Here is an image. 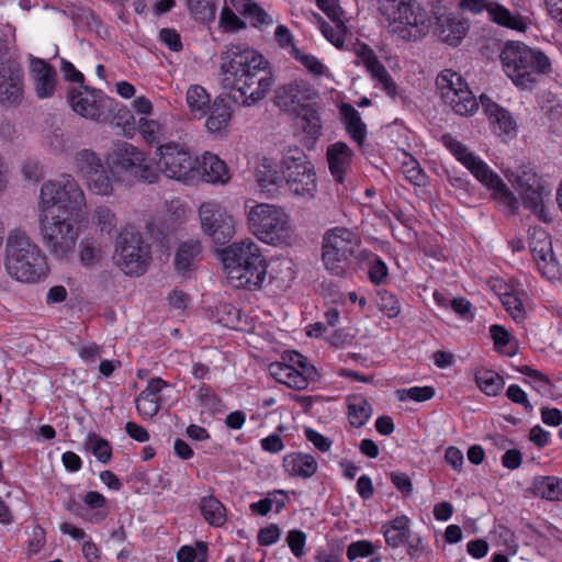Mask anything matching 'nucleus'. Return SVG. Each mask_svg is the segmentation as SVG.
I'll return each mask as SVG.
<instances>
[{
    "instance_id": "1",
    "label": "nucleus",
    "mask_w": 562,
    "mask_h": 562,
    "mask_svg": "<svg viewBox=\"0 0 562 562\" xmlns=\"http://www.w3.org/2000/svg\"><path fill=\"white\" fill-rule=\"evenodd\" d=\"M226 279L233 288L260 289L267 276V262L251 239L234 243L222 251Z\"/></svg>"
},
{
    "instance_id": "2",
    "label": "nucleus",
    "mask_w": 562,
    "mask_h": 562,
    "mask_svg": "<svg viewBox=\"0 0 562 562\" xmlns=\"http://www.w3.org/2000/svg\"><path fill=\"white\" fill-rule=\"evenodd\" d=\"M4 255L5 271L18 282L36 283L48 273L46 256L25 232L9 233Z\"/></svg>"
},
{
    "instance_id": "3",
    "label": "nucleus",
    "mask_w": 562,
    "mask_h": 562,
    "mask_svg": "<svg viewBox=\"0 0 562 562\" xmlns=\"http://www.w3.org/2000/svg\"><path fill=\"white\" fill-rule=\"evenodd\" d=\"M369 252L361 248V238L346 227H335L326 232L322 245V259L328 272L342 277L352 262L367 259Z\"/></svg>"
},
{
    "instance_id": "4",
    "label": "nucleus",
    "mask_w": 562,
    "mask_h": 562,
    "mask_svg": "<svg viewBox=\"0 0 562 562\" xmlns=\"http://www.w3.org/2000/svg\"><path fill=\"white\" fill-rule=\"evenodd\" d=\"M501 61L506 75L516 86L527 88L538 75L548 74L551 63L547 55L521 42H508L501 53Z\"/></svg>"
},
{
    "instance_id": "5",
    "label": "nucleus",
    "mask_w": 562,
    "mask_h": 562,
    "mask_svg": "<svg viewBox=\"0 0 562 562\" xmlns=\"http://www.w3.org/2000/svg\"><path fill=\"white\" fill-rule=\"evenodd\" d=\"M248 229L261 241L269 245H281L289 241L293 235L290 214L284 207L270 204H246Z\"/></svg>"
},
{
    "instance_id": "6",
    "label": "nucleus",
    "mask_w": 562,
    "mask_h": 562,
    "mask_svg": "<svg viewBox=\"0 0 562 562\" xmlns=\"http://www.w3.org/2000/svg\"><path fill=\"white\" fill-rule=\"evenodd\" d=\"M443 145L490 191L494 200L512 213L518 210V201L504 181L479 156L450 135L442 136Z\"/></svg>"
},
{
    "instance_id": "7",
    "label": "nucleus",
    "mask_w": 562,
    "mask_h": 562,
    "mask_svg": "<svg viewBox=\"0 0 562 562\" xmlns=\"http://www.w3.org/2000/svg\"><path fill=\"white\" fill-rule=\"evenodd\" d=\"M378 10L385 18L389 32L405 42L422 40L431 29L429 13L416 1L381 4Z\"/></svg>"
},
{
    "instance_id": "8",
    "label": "nucleus",
    "mask_w": 562,
    "mask_h": 562,
    "mask_svg": "<svg viewBox=\"0 0 562 562\" xmlns=\"http://www.w3.org/2000/svg\"><path fill=\"white\" fill-rule=\"evenodd\" d=\"M86 196L78 181L69 173L45 181L40 191V213L78 215L86 207Z\"/></svg>"
},
{
    "instance_id": "9",
    "label": "nucleus",
    "mask_w": 562,
    "mask_h": 562,
    "mask_svg": "<svg viewBox=\"0 0 562 562\" xmlns=\"http://www.w3.org/2000/svg\"><path fill=\"white\" fill-rule=\"evenodd\" d=\"M279 168L290 193L305 199L315 196L317 191L316 172L302 148L297 146L284 148Z\"/></svg>"
},
{
    "instance_id": "10",
    "label": "nucleus",
    "mask_w": 562,
    "mask_h": 562,
    "mask_svg": "<svg viewBox=\"0 0 562 562\" xmlns=\"http://www.w3.org/2000/svg\"><path fill=\"white\" fill-rule=\"evenodd\" d=\"M75 216L77 215L58 212L38 214L42 241L56 258L65 259L75 249L79 235Z\"/></svg>"
},
{
    "instance_id": "11",
    "label": "nucleus",
    "mask_w": 562,
    "mask_h": 562,
    "mask_svg": "<svg viewBox=\"0 0 562 562\" xmlns=\"http://www.w3.org/2000/svg\"><path fill=\"white\" fill-rule=\"evenodd\" d=\"M157 168L169 179L184 183L199 180L198 157L182 144L168 142L157 148Z\"/></svg>"
},
{
    "instance_id": "12",
    "label": "nucleus",
    "mask_w": 562,
    "mask_h": 562,
    "mask_svg": "<svg viewBox=\"0 0 562 562\" xmlns=\"http://www.w3.org/2000/svg\"><path fill=\"white\" fill-rule=\"evenodd\" d=\"M268 67H270L268 59L248 46L232 44L221 54V71L224 75V81L231 87Z\"/></svg>"
},
{
    "instance_id": "13",
    "label": "nucleus",
    "mask_w": 562,
    "mask_h": 562,
    "mask_svg": "<svg viewBox=\"0 0 562 562\" xmlns=\"http://www.w3.org/2000/svg\"><path fill=\"white\" fill-rule=\"evenodd\" d=\"M115 263L126 274H143L150 260V249L143 235L133 226L124 227L116 238Z\"/></svg>"
},
{
    "instance_id": "14",
    "label": "nucleus",
    "mask_w": 562,
    "mask_h": 562,
    "mask_svg": "<svg viewBox=\"0 0 562 562\" xmlns=\"http://www.w3.org/2000/svg\"><path fill=\"white\" fill-rule=\"evenodd\" d=\"M436 86L440 90L443 102L454 113L468 116L479 109L474 94L459 74L450 69L441 71L436 79Z\"/></svg>"
},
{
    "instance_id": "15",
    "label": "nucleus",
    "mask_w": 562,
    "mask_h": 562,
    "mask_svg": "<svg viewBox=\"0 0 562 562\" xmlns=\"http://www.w3.org/2000/svg\"><path fill=\"white\" fill-rule=\"evenodd\" d=\"M312 97L311 88L304 82H291L282 85L276 90L274 103L286 112H297L301 108L305 110L304 119H306L308 126H304V130L310 134H316L321 128L319 117L315 111L305 109V104Z\"/></svg>"
},
{
    "instance_id": "16",
    "label": "nucleus",
    "mask_w": 562,
    "mask_h": 562,
    "mask_svg": "<svg viewBox=\"0 0 562 562\" xmlns=\"http://www.w3.org/2000/svg\"><path fill=\"white\" fill-rule=\"evenodd\" d=\"M288 359L269 366L270 374L280 383L295 390H304L317 378L315 367L303 353H288Z\"/></svg>"
},
{
    "instance_id": "17",
    "label": "nucleus",
    "mask_w": 562,
    "mask_h": 562,
    "mask_svg": "<svg viewBox=\"0 0 562 562\" xmlns=\"http://www.w3.org/2000/svg\"><path fill=\"white\" fill-rule=\"evenodd\" d=\"M273 85L274 77L268 67L233 85L231 98L241 106H255L268 95Z\"/></svg>"
},
{
    "instance_id": "18",
    "label": "nucleus",
    "mask_w": 562,
    "mask_h": 562,
    "mask_svg": "<svg viewBox=\"0 0 562 562\" xmlns=\"http://www.w3.org/2000/svg\"><path fill=\"white\" fill-rule=\"evenodd\" d=\"M203 232L218 245L229 241L235 233L233 217L216 202L209 201L199 207Z\"/></svg>"
},
{
    "instance_id": "19",
    "label": "nucleus",
    "mask_w": 562,
    "mask_h": 562,
    "mask_svg": "<svg viewBox=\"0 0 562 562\" xmlns=\"http://www.w3.org/2000/svg\"><path fill=\"white\" fill-rule=\"evenodd\" d=\"M114 167L119 172L130 178L155 182L158 178L156 167L146 158L145 154L132 144L124 143L117 151Z\"/></svg>"
},
{
    "instance_id": "20",
    "label": "nucleus",
    "mask_w": 562,
    "mask_h": 562,
    "mask_svg": "<svg viewBox=\"0 0 562 562\" xmlns=\"http://www.w3.org/2000/svg\"><path fill=\"white\" fill-rule=\"evenodd\" d=\"M24 94L23 74L20 64L7 50L0 48V103L18 105Z\"/></svg>"
},
{
    "instance_id": "21",
    "label": "nucleus",
    "mask_w": 562,
    "mask_h": 562,
    "mask_svg": "<svg viewBox=\"0 0 562 562\" xmlns=\"http://www.w3.org/2000/svg\"><path fill=\"white\" fill-rule=\"evenodd\" d=\"M513 184L520 195L524 206L540 220L548 221L543 204L544 186L540 177L531 170H524L516 176Z\"/></svg>"
},
{
    "instance_id": "22",
    "label": "nucleus",
    "mask_w": 562,
    "mask_h": 562,
    "mask_svg": "<svg viewBox=\"0 0 562 562\" xmlns=\"http://www.w3.org/2000/svg\"><path fill=\"white\" fill-rule=\"evenodd\" d=\"M461 8L472 13H479L483 10L487 11L490 19L504 27L519 32H525L528 23L521 15L513 14L504 5L493 0H462Z\"/></svg>"
},
{
    "instance_id": "23",
    "label": "nucleus",
    "mask_w": 562,
    "mask_h": 562,
    "mask_svg": "<svg viewBox=\"0 0 562 562\" xmlns=\"http://www.w3.org/2000/svg\"><path fill=\"white\" fill-rule=\"evenodd\" d=\"M71 109L82 117L103 121L105 119V98L100 90H91L80 86V90L72 89L68 97Z\"/></svg>"
},
{
    "instance_id": "24",
    "label": "nucleus",
    "mask_w": 562,
    "mask_h": 562,
    "mask_svg": "<svg viewBox=\"0 0 562 562\" xmlns=\"http://www.w3.org/2000/svg\"><path fill=\"white\" fill-rule=\"evenodd\" d=\"M538 234V240L530 241V251L537 263L539 272L547 279H557L560 272L559 261L552 252L551 241L543 231L535 232Z\"/></svg>"
},
{
    "instance_id": "25",
    "label": "nucleus",
    "mask_w": 562,
    "mask_h": 562,
    "mask_svg": "<svg viewBox=\"0 0 562 562\" xmlns=\"http://www.w3.org/2000/svg\"><path fill=\"white\" fill-rule=\"evenodd\" d=\"M434 32L441 42L458 46L469 32V22L460 15L443 13L436 16Z\"/></svg>"
},
{
    "instance_id": "26",
    "label": "nucleus",
    "mask_w": 562,
    "mask_h": 562,
    "mask_svg": "<svg viewBox=\"0 0 562 562\" xmlns=\"http://www.w3.org/2000/svg\"><path fill=\"white\" fill-rule=\"evenodd\" d=\"M482 108L487 115L493 131L498 136L513 137L516 134V122L512 114L485 94L480 97Z\"/></svg>"
},
{
    "instance_id": "27",
    "label": "nucleus",
    "mask_w": 562,
    "mask_h": 562,
    "mask_svg": "<svg viewBox=\"0 0 562 562\" xmlns=\"http://www.w3.org/2000/svg\"><path fill=\"white\" fill-rule=\"evenodd\" d=\"M356 54L367 70L376 79L389 95L396 94V85L392 80L384 66L380 63L374 52L367 44H358L355 47Z\"/></svg>"
},
{
    "instance_id": "28",
    "label": "nucleus",
    "mask_w": 562,
    "mask_h": 562,
    "mask_svg": "<svg viewBox=\"0 0 562 562\" xmlns=\"http://www.w3.org/2000/svg\"><path fill=\"white\" fill-rule=\"evenodd\" d=\"M353 153L351 148L341 142L328 146L326 157L328 167L334 179L342 183L347 172L350 170Z\"/></svg>"
},
{
    "instance_id": "29",
    "label": "nucleus",
    "mask_w": 562,
    "mask_h": 562,
    "mask_svg": "<svg viewBox=\"0 0 562 562\" xmlns=\"http://www.w3.org/2000/svg\"><path fill=\"white\" fill-rule=\"evenodd\" d=\"M166 386L161 379H151L136 398V408L143 418H151L160 408V392Z\"/></svg>"
},
{
    "instance_id": "30",
    "label": "nucleus",
    "mask_w": 562,
    "mask_h": 562,
    "mask_svg": "<svg viewBox=\"0 0 562 562\" xmlns=\"http://www.w3.org/2000/svg\"><path fill=\"white\" fill-rule=\"evenodd\" d=\"M199 179L213 184H225L229 181L231 176L223 160L217 156L205 153L202 160H198Z\"/></svg>"
},
{
    "instance_id": "31",
    "label": "nucleus",
    "mask_w": 562,
    "mask_h": 562,
    "mask_svg": "<svg viewBox=\"0 0 562 562\" xmlns=\"http://www.w3.org/2000/svg\"><path fill=\"white\" fill-rule=\"evenodd\" d=\"M282 467L284 472L290 476L310 479L317 469L316 459L304 452H290L283 457Z\"/></svg>"
},
{
    "instance_id": "32",
    "label": "nucleus",
    "mask_w": 562,
    "mask_h": 562,
    "mask_svg": "<svg viewBox=\"0 0 562 562\" xmlns=\"http://www.w3.org/2000/svg\"><path fill=\"white\" fill-rule=\"evenodd\" d=\"M31 71L34 78L36 95L41 99L53 95L56 86V71L42 59H33Z\"/></svg>"
},
{
    "instance_id": "33",
    "label": "nucleus",
    "mask_w": 562,
    "mask_h": 562,
    "mask_svg": "<svg viewBox=\"0 0 562 562\" xmlns=\"http://www.w3.org/2000/svg\"><path fill=\"white\" fill-rule=\"evenodd\" d=\"M233 9L250 20V24L261 31L273 24V19L258 3L250 0H229Z\"/></svg>"
},
{
    "instance_id": "34",
    "label": "nucleus",
    "mask_w": 562,
    "mask_h": 562,
    "mask_svg": "<svg viewBox=\"0 0 562 562\" xmlns=\"http://www.w3.org/2000/svg\"><path fill=\"white\" fill-rule=\"evenodd\" d=\"M409 526L411 519L406 515H398L392 520L384 522L381 531L385 543L394 549L404 546L411 533Z\"/></svg>"
},
{
    "instance_id": "35",
    "label": "nucleus",
    "mask_w": 562,
    "mask_h": 562,
    "mask_svg": "<svg viewBox=\"0 0 562 562\" xmlns=\"http://www.w3.org/2000/svg\"><path fill=\"white\" fill-rule=\"evenodd\" d=\"M201 255V245L198 240H188L183 241L175 256V267L176 270L186 276L191 272Z\"/></svg>"
},
{
    "instance_id": "36",
    "label": "nucleus",
    "mask_w": 562,
    "mask_h": 562,
    "mask_svg": "<svg viewBox=\"0 0 562 562\" xmlns=\"http://www.w3.org/2000/svg\"><path fill=\"white\" fill-rule=\"evenodd\" d=\"M530 491L533 495L548 501H562V481L555 476L533 479Z\"/></svg>"
},
{
    "instance_id": "37",
    "label": "nucleus",
    "mask_w": 562,
    "mask_h": 562,
    "mask_svg": "<svg viewBox=\"0 0 562 562\" xmlns=\"http://www.w3.org/2000/svg\"><path fill=\"white\" fill-rule=\"evenodd\" d=\"M201 515L213 527H222L227 519L225 506L214 496L202 497L199 504Z\"/></svg>"
},
{
    "instance_id": "38",
    "label": "nucleus",
    "mask_w": 562,
    "mask_h": 562,
    "mask_svg": "<svg viewBox=\"0 0 562 562\" xmlns=\"http://www.w3.org/2000/svg\"><path fill=\"white\" fill-rule=\"evenodd\" d=\"M74 166L78 177H80L81 180H85L92 172H95L104 166V164L97 153L91 149L83 148L75 154Z\"/></svg>"
},
{
    "instance_id": "39",
    "label": "nucleus",
    "mask_w": 562,
    "mask_h": 562,
    "mask_svg": "<svg viewBox=\"0 0 562 562\" xmlns=\"http://www.w3.org/2000/svg\"><path fill=\"white\" fill-rule=\"evenodd\" d=\"M103 257L102 243L94 237L83 238L78 247V258L80 263L86 268L97 266Z\"/></svg>"
},
{
    "instance_id": "40",
    "label": "nucleus",
    "mask_w": 562,
    "mask_h": 562,
    "mask_svg": "<svg viewBox=\"0 0 562 562\" xmlns=\"http://www.w3.org/2000/svg\"><path fill=\"white\" fill-rule=\"evenodd\" d=\"M232 117V111L223 99H216L209 109V116L205 122L206 128L212 133L224 130Z\"/></svg>"
},
{
    "instance_id": "41",
    "label": "nucleus",
    "mask_w": 562,
    "mask_h": 562,
    "mask_svg": "<svg viewBox=\"0 0 562 562\" xmlns=\"http://www.w3.org/2000/svg\"><path fill=\"white\" fill-rule=\"evenodd\" d=\"M348 419L355 427H362L371 417L372 407L362 395H352L347 400Z\"/></svg>"
},
{
    "instance_id": "42",
    "label": "nucleus",
    "mask_w": 562,
    "mask_h": 562,
    "mask_svg": "<svg viewBox=\"0 0 562 562\" xmlns=\"http://www.w3.org/2000/svg\"><path fill=\"white\" fill-rule=\"evenodd\" d=\"M138 132L149 144H158L167 135L166 123L160 119L143 116L137 123Z\"/></svg>"
},
{
    "instance_id": "43",
    "label": "nucleus",
    "mask_w": 562,
    "mask_h": 562,
    "mask_svg": "<svg viewBox=\"0 0 562 562\" xmlns=\"http://www.w3.org/2000/svg\"><path fill=\"white\" fill-rule=\"evenodd\" d=\"M346 128L351 137L361 144L366 136V125L362 123L359 112L348 103L340 106Z\"/></svg>"
},
{
    "instance_id": "44",
    "label": "nucleus",
    "mask_w": 562,
    "mask_h": 562,
    "mask_svg": "<svg viewBox=\"0 0 562 562\" xmlns=\"http://www.w3.org/2000/svg\"><path fill=\"white\" fill-rule=\"evenodd\" d=\"M256 180L260 190L270 195H274L283 181L280 171L273 169L270 165L262 164L256 173Z\"/></svg>"
},
{
    "instance_id": "45",
    "label": "nucleus",
    "mask_w": 562,
    "mask_h": 562,
    "mask_svg": "<svg viewBox=\"0 0 562 562\" xmlns=\"http://www.w3.org/2000/svg\"><path fill=\"white\" fill-rule=\"evenodd\" d=\"M479 389L488 396H496L503 385V378L493 370L480 369L475 374Z\"/></svg>"
},
{
    "instance_id": "46",
    "label": "nucleus",
    "mask_w": 562,
    "mask_h": 562,
    "mask_svg": "<svg viewBox=\"0 0 562 562\" xmlns=\"http://www.w3.org/2000/svg\"><path fill=\"white\" fill-rule=\"evenodd\" d=\"M91 221L97 228L111 235L117 227V217L108 205H99L91 213Z\"/></svg>"
},
{
    "instance_id": "47",
    "label": "nucleus",
    "mask_w": 562,
    "mask_h": 562,
    "mask_svg": "<svg viewBox=\"0 0 562 562\" xmlns=\"http://www.w3.org/2000/svg\"><path fill=\"white\" fill-rule=\"evenodd\" d=\"M88 190L98 195H110L113 193V184L108 175L105 166L82 180Z\"/></svg>"
},
{
    "instance_id": "48",
    "label": "nucleus",
    "mask_w": 562,
    "mask_h": 562,
    "mask_svg": "<svg viewBox=\"0 0 562 562\" xmlns=\"http://www.w3.org/2000/svg\"><path fill=\"white\" fill-rule=\"evenodd\" d=\"M90 512L86 514L85 518L93 524L102 521L106 516V499L105 497L94 491L88 492L83 498Z\"/></svg>"
},
{
    "instance_id": "49",
    "label": "nucleus",
    "mask_w": 562,
    "mask_h": 562,
    "mask_svg": "<svg viewBox=\"0 0 562 562\" xmlns=\"http://www.w3.org/2000/svg\"><path fill=\"white\" fill-rule=\"evenodd\" d=\"M209 101V94L205 89L200 86H192L189 88L187 92V103L193 116L200 119L206 114Z\"/></svg>"
},
{
    "instance_id": "50",
    "label": "nucleus",
    "mask_w": 562,
    "mask_h": 562,
    "mask_svg": "<svg viewBox=\"0 0 562 562\" xmlns=\"http://www.w3.org/2000/svg\"><path fill=\"white\" fill-rule=\"evenodd\" d=\"M270 278L279 288L289 286L290 282L294 279L291 261L288 259L272 261L270 263Z\"/></svg>"
},
{
    "instance_id": "51",
    "label": "nucleus",
    "mask_w": 562,
    "mask_h": 562,
    "mask_svg": "<svg viewBox=\"0 0 562 562\" xmlns=\"http://www.w3.org/2000/svg\"><path fill=\"white\" fill-rule=\"evenodd\" d=\"M217 323L224 327L241 330L243 318L241 312L231 304H221L216 311Z\"/></svg>"
},
{
    "instance_id": "52",
    "label": "nucleus",
    "mask_w": 562,
    "mask_h": 562,
    "mask_svg": "<svg viewBox=\"0 0 562 562\" xmlns=\"http://www.w3.org/2000/svg\"><path fill=\"white\" fill-rule=\"evenodd\" d=\"M188 7L194 19L200 22L215 19L216 8L213 0H188Z\"/></svg>"
},
{
    "instance_id": "53",
    "label": "nucleus",
    "mask_w": 562,
    "mask_h": 562,
    "mask_svg": "<svg viewBox=\"0 0 562 562\" xmlns=\"http://www.w3.org/2000/svg\"><path fill=\"white\" fill-rule=\"evenodd\" d=\"M435 389L429 385L413 386L409 389H402L396 391V396L401 402L414 401L426 402L435 396Z\"/></svg>"
},
{
    "instance_id": "54",
    "label": "nucleus",
    "mask_w": 562,
    "mask_h": 562,
    "mask_svg": "<svg viewBox=\"0 0 562 562\" xmlns=\"http://www.w3.org/2000/svg\"><path fill=\"white\" fill-rule=\"evenodd\" d=\"M527 376V382L540 394L550 393L551 383L549 379L538 370L524 366L519 369Z\"/></svg>"
},
{
    "instance_id": "55",
    "label": "nucleus",
    "mask_w": 562,
    "mask_h": 562,
    "mask_svg": "<svg viewBox=\"0 0 562 562\" xmlns=\"http://www.w3.org/2000/svg\"><path fill=\"white\" fill-rule=\"evenodd\" d=\"M402 171L404 177L413 184L423 186L425 183V175L419 164L407 154H405V160L402 161Z\"/></svg>"
},
{
    "instance_id": "56",
    "label": "nucleus",
    "mask_w": 562,
    "mask_h": 562,
    "mask_svg": "<svg viewBox=\"0 0 562 562\" xmlns=\"http://www.w3.org/2000/svg\"><path fill=\"white\" fill-rule=\"evenodd\" d=\"M498 295L501 297L502 304L505 306L506 311L512 315L514 321L521 322L525 319V308L520 301V299L507 291L504 293L498 292Z\"/></svg>"
},
{
    "instance_id": "57",
    "label": "nucleus",
    "mask_w": 562,
    "mask_h": 562,
    "mask_svg": "<svg viewBox=\"0 0 562 562\" xmlns=\"http://www.w3.org/2000/svg\"><path fill=\"white\" fill-rule=\"evenodd\" d=\"M490 334L496 348L509 346L513 351L520 348L518 341L501 325H492Z\"/></svg>"
},
{
    "instance_id": "58",
    "label": "nucleus",
    "mask_w": 562,
    "mask_h": 562,
    "mask_svg": "<svg viewBox=\"0 0 562 562\" xmlns=\"http://www.w3.org/2000/svg\"><path fill=\"white\" fill-rule=\"evenodd\" d=\"M335 25L322 21L321 31L323 35L336 47H342L345 26L340 20H335Z\"/></svg>"
},
{
    "instance_id": "59",
    "label": "nucleus",
    "mask_w": 562,
    "mask_h": 562,
    "mask_svg": "<svg viewBox=\"0 0 562 562\" xmlns=\"http://www.w3.org/2000/svg\"><path fill=\"white\" fill-rule=\"evenodd\" d=\"M88 447L100 462L106 463L111 459L112 449L109 442L97 435L88 437Z\"/></svg>"
},
{
    "instance_id": "60",
    "label": "nucleus",
    "mask_w": 562,
    "mask_h": 562,
    "mask_svg": "<svg viewBox=\"0 0 562 562\" xmlns=\"http://www.w3.org/2000/svg\"><path fill=\"white\" fill-rule=\"evenodd\" d=\"M375 547L368 540H358L351 542L347 548V558L355 561L359 558H367L374 553Z\"/></svg>"
},
{
    "instance_id": "61",
    "label": "nucleus",
    "mask_w": 562,
    "mask_h": 562,
    "mask_svg": "<svg viewBox=\"0 0 562 562\" xmlns=\"http://www.w3.org/2000/svg\"><path fill=\"white\" fill-rule=\"evenodd\" d=\"M234 9L225 5L221 12L220 25L226 31H237L246 27V23L240 20Z\"/></svg>"
},
{
    "instance_id": "62",
    "label": "nucleus",
    "mask_w": 562,
    "mask_h": 562,
    "mask_svg": "<svg viewBox=\"0 0 562 562\" xmlns=\"http://www.w3.org/2000/svg\"><path fill=\"white\" fill-rule=\"evenodd\" d=\"M496 546L508 555H515L518 552V544L512 531L501 528L497 532Z\"/></svg>"
},
{
    "instance_id": "63",
    "label": "nucleus",
    "mask_w": 562,
    "mask_h": 562,
    "mask_svg": "<svg viewBox=\"0 0 562 562\" xmlns=\"http://www.w3.org/2000/svg\"><path fill=\"white\" fill-rule=\"evenodd\" d=\"M286 542L290 547L292 553L296 558H301L305 554V542H306V536L301 530H291L289 531L286 536Z\"/></svg>"
},
{
    "instance_id": "64",
    "label": "nucleus",
    "mask_w": 562,
    "mask_h": 562,
    "mask_svg": "<svg viewBox=\"0 0 562 562\" xmlns=\"http://www.w3.org/2000/svg\"><path fill=\"white\" fill-rule=\"evenodd\" d=\"M293 57L300 60L312 74L316 76L324 74V65L316 57L303 54L299 48H293Z\"/></svg>"
}]
</instances>
